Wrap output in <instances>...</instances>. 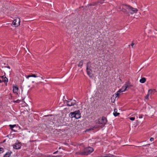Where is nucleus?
Listing matches in <instances>:
<instances>
[{
    "label": "nucleus",
    "instance_id": "f257e3e1",
    "mask_svg": "<svg viewBox=\"0 0 157 157\" xmlns=\"http://www.w3.org/2000/svg\"><path fill=\"white\" fill-rule=\"evenodd\" d=\"M120 9L124 13H128V12L131 14L136 13L138 10L136 8H133L130 6L126 4L123 5L122 8L120 7Z\"/></svg>",
    "mask_w": 157,
    "mask_h": 157
},
{
    "label": "nucleus",
    "instance_id": "f03ea898",
    "mask_svg": "<svg viewBox=\"0 0 157 157\" xmlns=\"http://www.w3.org/2000/svg\"><path fill=\"white\" fill-rule=\"evenodd\" d=\"M94 150L93 148L88 147L85 148L83 151L76 152V154L82 155H87L92 153Z\"/></svg>",
    "mask_w": 157,
    "mask_h": 157
},
{
    "label": "nucleus",
    "instance_id": "7ed1b4c3",
    "mask_svg": "<svg viewBox=\"0 0 157 157\" xmlns=\"http://www.w3.org/2000/svg\"><path fill=\"white\" fill-rule=\"evenodd\" d=\"M69 116L71 118L75 117V119H78L81 117L80 112L79 110L71 112L69 114Z\"/></svg>",
    "mask_w": 157,
    "mask_h": 157
},
{
    "label": "nucleus",
    "instance_id": "20e7f679",
    "mask_svg": "<svg viewBox=\"0 0 157 157\" xmlns=\"http://www.w3.org/2000/svg\"><path fill=\"white\" fill-rule=\"evenodd\" d=\"M91 68L90 63H87L86 70L87 75L90 77H92L93 76Z\"/></svg>",
    "mask_w": 157,
    "mask_h": 157
},
{
    "label": "nucleus",
    "instance_id": "39448f33",
    "mask_svg": "<svg viewBox=\"0 0 157 157\" xmlns=\"http://www.w3.org/2000/svg\"><path fill=\"white\" fill-rule=\"evenodd\" d=\"M107 121L106 118L104 117H102L101 118H99L97 121L96 123L99 124H105Z\"/></svg>",
    "mask_w": 157,
    "mask_h": 157
},
{
    "label": "nucleus",
    "instance_id": "423d86ee",
    "mask_svg": "<svg viewBox=\"0 0 157 157\" xmlns=\"http://www.w3.org/2000/svg\"><path fill=\"white\" fill-rule=\"evenodd\" d=\"M12 21H13L12 25V26L16 27L20 25V20L19 18H17L13 20H12Z\"/></svg>",
    "mask_w": 157,
    "mask_h": 157
},
{
    "label": "nucleus",
    "instance_id": "0eeeda50",
    "mask_svg": "<svg viewBox=\"0 0 157 157\" xmlns=\"http://www.w3.org/2000/svg\"><path fill=\"white\" fill-rule=\"evenodd\" d=\"M132 85H130L128 83H125L122 87L119 90L121 92H123L125 91L127 88H129V87L132 86Z\"/></svg>",
    "mask_w": 157,
    "mask_h": 157
},
{
    "label": "nucleus",
    "instance_id": "6e6552de",
    "mask_svg": "<svg viewBox=\"0 0 157 157\" xmlns=\"http://www.w3.org/2000/svg\"><path fill=\"white\" fill-rule=\"evenodd\" d=\"M67 105L68 106H72L76 103V101L75 100H66Z\"/></svg>",
    "mask_w": 157,
    "mask_h": 157
},
{
    "label": "nucleus",
    "instance_id": "1a4fd4ad",
    "mask_svg": "<svg viewBox=\"0 0 157 157\" xmlns=\"http://www.w3.org/2000/svg\"><path fill=\"white\" fill-rule=\"evenodd\" d=\"M8 79L6 77L5 75L0 76V83L4 82L5 83L6 85L7 86V82H8Z\"/></svg>",
    "mask_w": 157,
    "mask_h": 157
},
{
    "label": "nucleus",
    "instance_id": "9d476101",
    "mask_svg": "<svg viewBox=\"0 0 157 157\" xmlns=\"http://www.w3.org/2000/svg\"><path fill=\"white\" fill-rule=\"evenodd\" d=\"M41 75H36L35 74H31L29 75L28 76H26V78H28V79L29 78L31 77H35V78H36V77H40L42 79H43V78H42V77H41Z\"/></svg>",
    "mask_w": 157,
    "mask_h": 157
},
{
    "label": "nucleus",
    "instance_id": "9b49d317",
    "mask_svg": "<svg viewBox=\"0 0 157 157\" xmlns=\"http://www.w3.org/2000/svg\"><path fill=\"white\" fill-rule=\"evenodd\" d=\"M10 130L15 132L17 131V127L16 124L10 125Z\"/></svg>",
    "mask_w": 157,
    "mask_h": 157
},
{
    "label": "nucleus",
    "instance_id": "f8f14e48",
    "mask_svg": "<svg viewBox=\"0 0 157 157\" xmlns=\"http://www.w3.org/2000/svg\"><path fill=\"white\" fill-rule=\"evenodd\" d=\"M18 91V87L16 86H13V92L14 93L17 94Z\"/></svg>",
    "mask_w": 157,
    "mask_h": 157
},
{
    "label": "nucleus",
    "instance_id": "ddd939ff",
    "mask_svg": "<svg viewBox=\"0 0 157 157\" xmlns=\"http://www.w3.org/2000/svg\"><path fill=\"white\" fill-rule=\"evenodd\" d=\"M21 147V144L20 143L15 144L13 145V148L16 149H20Z\"/></svg>",
    "mask_w": 157,
    "mask_h": 157
},
{
    "label": "nucleus",
    "instance_id": "4468645a",
    "mask_svg": "<svg viewBox=\"0 0 157 157\" xmlns=\"http://www.w3.org/2000/svg\"><path fill=\"white\" fill-rule=\"evenodd\" d=\"M121 92V91H120V90H119L118 91H117L116 93H115L113 95L112 97V98H113L115 97L116 98L117 97H118L120 93Z\"/></svg>",
    "mask_w": 157,
    "mask_h": 157
},
{
    "label": "nucleus",
    "instance_id": "2eb2a0df",
    "mask_svg": "<svg viewBox=\"0 0 157 157\" xmlns=\"http://www.w3.org/2000/svg\"><path fill=\"white\" fill-rule=\"evenodd\" d=\"M117 110L116 109H114V111L113 112V115L115 117H117L119 115L120 113L117 112Z\"/></svg>",
    "mask_w": 157,
    "mask_h": 157
},
{
    "label": "nucleus",
    "instance_id": "dca6fc26",
    "mask_svg": "<svg viewBox=\"0 0 157 157\" xmlns=\"http://www.w3.org/2000/svg\"><path fill=\"white\" fill-rule=\"evenodd\" d=\"M146 81V79L145 78H142L140 80V82L141 83H144Z\"/></svg>",
    "mask_w": 157,
    "mask_h": 157
},
{
    "label": "nucleus",
    "instance_id": "f3484780",
    "mask_svg": "<svg viewBox=\"0 0 157 157\" xmlns=\"http://www.w3.org/2000/svg\"><path fill=\"white\" fill-rule=\"evenodd\" d=\"M155 90H152L151 89H150L148 90V93L150 95H151L153 93H154L155 92Z\"/></svg>",
    "mask_w": 157,
    "mask_h": 157
},
{
    "label": "nucleus",
    "instance_id": "a211bd4d",
    "mask_svg": "<svg viewBox=\"0 0 157 157\" xmlns=\"http://www.w3.org/2000/svg\"><path fill=\"white\" fill-rule=\"evenodd\" d=\"M10 156V152H8L4 155L3 157H9Z\"/></svg>",
    "mask_w": 157,
    "mask_h": 157
},
{
    "label": "nucleus",
    "instance_id": "6ab92c4d",
    "mask_svg": "<svg viewBox=\"0 0 157 157\" xmlns=\"http://www.w3.org/2000/svg\"><path fill=\"white\" fill-rule=\"evenodd\" d=\"M83 65V61H80L78 64V67H82Z\"/></svg>",
    "mask_w": 157,
    "mask_h": 157
},
{
    "label": "nucleus",
    "instance_id": "aec40b11",
    "mask_svg": "<svg viewBox=\"0 0 157 157\" xmlns=\"http://www.w3.org/2000/svg\"><path fill=\"white\" fill-rule=\"evenodd\" d=\"M4 151V149L2 147H0V154L2 153Z\"/></svg>",
    "mask_w": 157,
    "mask_h": 157
},
{
    "label": "nucleus",
    "instance_id": "412c9836",
    "mask_svg": "<svg viewBox=\"0 0 157 157\" xmlns=\"http://www.w3.org/2000/svg\"><path fill=\"white\" fill-rule=\"evenodd\" d=\"M150 95V94L148 93L147 94V95L145 97V98L147 100H148L149 99V97Z\"/></svg>",
    "mask_w": 157,
    "mask_h": 157
},
{
    "label": "nucleus",
    "instance_id": "4be33fe9",
    "mask_svg": "<svg viewBox=\"0 0 157 157\" xmlns=\"http://www.w3.org/2000/svg\"><path fill=\"white\" fill-rule=\"evenodd\" d=\"M107 157H117L116 156H115L111 155H107Z\"/></svg>",
    "mask_w": 157,
    "mask_h": 157
},
{
    "label": "nucleus",
    "instance_id": "5701e85b",
    "mask_svg": "<svg viewBox=\"0 0 157 157\" xmlns=\"http://www.w3.org/2000/svg\"><path fill=\"white\" fill-rule=\"evenodd\" d=\"M135 118L134 117H131L130 118V119L131 121H134L135 120Z\"/></svg>",
    "mask_w": 157,
    "mask_h": 157
},
{
    "label": "nucleus",
    "instance_id": "b1692460",
    "mask_svg": "<svg viewBox=\"0 0 157 157\" xmlns=\"http://www.w3.org/2000/svg\"><path fill=\"white\" fill-rule=\"evenodd\" d=\"M135 44V43H133V42H132L131 44V46L132 47V48H134V45Z\"/></svg>",
    "mask_w": 157,
    "mask_h": 157
},
{
    "label": "nucleus",
    "instance_id": "393cba45",
    "mask_svg": "<svg viewBox=\"0 0 157 157\" xmlns=\"http://www.w3.org/2000/svg\"><path fill=\"white\" fill-rule=\"evenodd\" d=\"M139 117L140 118H142V117H143V115H139Z\"/></svg>",
    "mask_w": 157,
    "mask_h": 157
},
{
    "label": "nucleus",
    "instance_id": "a878e982",
    "mask_svg": "<svg viewBox=\"0 0 157 157\" xmlns=\"http://www.w3.org/2000/svg\"><path fill=\"white\" fill-rule=\"evenodd\" d=\"M154 140V138H151L150 139V140L151 141H152Z\"/></svg>",
    "mask_w": 157,
    "mask_h": 157
},
{
    "label": "nucleus",
    "instance_id": "bb28decb",
    "mask_svg": "<svg viewBox=\"0 0 157 157\" xmlns=\"http://www.w3.org/2000/svg\"><path fill=\"white\" fill-rule=\"evenodd\" d=\"M90 130H91L90 129H87L85 131V132H88L89 131H90Z\"/></svg>",
    "mask_w": 157,
    "mask_h": 157
},
{
    "label": "nucleus",
    "instance_id": "cd10ccee",
    "mask_svg": "<svg viewBox=\"0 0 157 157\" xmlns=\"http://www.w3.org/2000/svg\"><path fill=\"white\" fill-rule=\"evenodd\" d=\"M6 139H5V140H3V142L4 143V142H5L6 141Z\"/></svg>",
    "mask_w": 157,
    "mask_h": 157
},
{
    "label": "nucleus",
    "instance_id": "c85d7f7f",
    "mask_svg": "<svg viewBox=\"0 0 157 157\" xmlns=\"http://www.w3.org/2000/svg\"><path fill=\"white\" fill-rule=\"evenodd\" d=\"M18 101H19L18 100H17L16 101H13V102H18Z\"/></svg>",
    "mask_w": 157,
    "mask_h": 157
},
{
    "label": "nucleus",
    "instance_id": "c756f323",
    "mask_svg": "<svg viewBox=\"0 0 157 157\" xmlns=\"http://www.w3.org/2000/svg\"><path fill=\"white\" fill-rule=\"evenodd\" d=\"M56 153H57V151H56V152H54L53 154H56Z\"/></svg>",
    "mask_w": 157,
    "mask_h": 157
},
{
    "label": "nucleus",
    "instance_id": "7c9ffc66",
    "mask_svg": "<svg viewBox=\"0 0 157 157\" xmlns=\"http://www.w3.org/2000/svg\"><path fill=\"white\" fill-rule=\"evenodd\" d=\"M32 82L33 83H34V81H33Z\"/></svg>",
    "mask_w": 157,
    "mask_h": 157
},
{
    "label": "nucleus",
    "instance_id": "2f4dec72",
    "mask_svg": "<svg viewBox=\"0 0 157 157\" xmlns=\"http://www.w3.org/2000/svg\"><path fill=\"white\" fill-rule=\"evenodd\" d=\"M8 67V68H10V67L9 66H8V67Z\"/></svg>",
    "mask_w": 157,
    "mask_h": 157
},
{
    "label": "nucleus",
    "instance_id": "473e14b6",
    "mask_svg": "<svg viewBox=\"0 0 157 157\" xmlns=\"http://www.w3.org/2000/svg\"><path fill=\"white\" fill-rule=\"evenodd\" d=\"M100 3H101V4H102V3H103V2H101Z\"/></svg>",
    "mask_w": 157,
    "mask_h": 157
},
{
    "label": "nucleus",
    "instance_id": "72a5a7b5",
    "mask_svg": "<svg viewBox=\"0 0 157 157\" xmlns=\"http://www.w3.org/2000/svg\"><path fill=\"white\" fill-rule=\"evenodd\" d=\"M48 116V115H47V116H44L45 117H46V116Z\"/></svg>",
    "mask_w": 157,
    "mask_h": 157
},
{
    "label": "nucleus",
    "instance_id": "f704fd0d",
    "mask_svg": "<svg viewBox=\"0 0 157 157\" xmlns=\"http://www.w3.org/2000/svg\"><path fill=\"white\" fill-rule=\"evenodd\" d=\"M12 152L10 151V154Z\"/></svg>",
    "mask_w": 157,
    "mask_h": 157
}]
</instances>
